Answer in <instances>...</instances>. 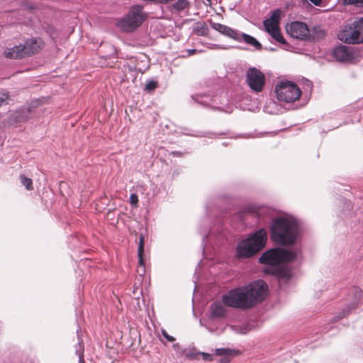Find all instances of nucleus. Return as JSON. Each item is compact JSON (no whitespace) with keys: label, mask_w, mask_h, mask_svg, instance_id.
Segmentation results:
<instances>
[{"label":"nucleus","mask_w":363,"mask_h":363,"mask_svg":"<svg viewBox=\"0 0 363 363\" xmlns=\"http://www.w3.org/2000/svg\"><path fill=\"white\" fill-rule=\"evenodd\" d=\"M362 290L358 287L352 289L349 298L351 300V308H354L362 299Z\"/></svg>","instance_id":"16"},{"label":"nucleus","mask_w":363,"mask_h":363,"mask_svg":"<svg viewBox=\"0 0 363 363\" xmlns=\"http://www.w3.org/2000/svg\"><path fill=\"white\" fill-rule=\"evenodd\" d=\"M190 3L188 0H177L172 6V9L176 12H182L189 10Z\"/></svg>","instance_id":"17"},{"label":"nucleus","mask_w":363,"mask_h":363,"mask_svg":"<svg viewBox=\"0 0 363 363\" xmlns=\"http://www.w3.org/2000/svg\"><path fill=\"white\" fill-rule=\"evenodd\" d=\"M233 353V350L228 348H218L215 350V354L216 355L223 357L220 359V363H226L229 362L228 357H230Z\"/></svg>","instance_id":"18"},{"label":"nucleus","mask_w":363,"mask_h":363,"mask_svg":"<svg viewBox=\"0 0 363 363\" xmlns=\"http://www.w3.org/2000/svg\"><path fill=\"white\" fill-rule=\"evenodd\" d=\"M9 99V94L6 91L0 92V106H3L6 103Z\"/></svg>","instance_id":"24"},{"label":"nucleus","mask_w":363,"mask_h":363,"mask_svg":"<svg viewBox=\"0 0 363 363\" xmlns=\"http://www.w3.org/2000/svg\"><path fill=\"white\" fill-rule=\"evenodd\" d=\"M23 48H22V45H15L12 48H6L4 51V55L7 58L10 59H20L23 58Z\"/></svg>","instance_id":"13"},{"label":"nucleus","mask_w":363,"mask_h":363,"mask_svg":"<svg viewBox=\"0 0 363 363\" xmlns=\"http://www.w3.org/2000/svg\"><path fill=\"white\" fill-rule=\"evenodd\" d=\"M246 82L252 91L258 93L263 89L265 77L259 69L250 67L246 72Z\"/></svg>","instance_id":"10"},{"label":"nucleus","mask_w":363,"mask_h":363,"mask_svg":"<svg viewBox=\"0 0 363 363\" xmlns=\"http://www.w3.org/2000/svg\"><path fill=\"white\" fill-rule=\"evenodd\" d=\"M199 354H201L203 357V359L206 361H212L213 360V354L206 352H199Z\"/></svg>","instance_id":"27"},{"label":"nucleus","mask_w":363,"mask_h":363,"mask_svg":"<svg viewBox=\"0 0 363 363\" xmlns=\"http://www.w3.org/2000/svg\"><path fill=\"white\" fill-rule=\"evenodd\" d=\"M272 239L280 245H293L300 238L297 220L289 215L275 218L270 226Z\"/></svg>","instance_id":"3"},{"label":"nucleus","mask_w":363,"mask_h":363,"mask_svg":"<svg viewBox=\"0 0 363 363\" xmlns=\"http://www.w3.org/2000/svg\"><path fill=\"white\" fill-rule=\"evenodd\" d=\"M138 201V196L135 194H131L130 196V203L133 206H137Z\"/></svg>","instance_id":"25"},{"label":"nucleus","mask_w":363,"mask_h":363,"mask_svg":"<svg viewBox=\"0 0 363 363\" xmlns=\"http://www.w3.org/2000/svg\"><path fill=\"white\" fill-rule=\"evenodd\" d=\"M334 57L341 62L347 61L349 60L350 54L345 46H338L333 50Z\"/></svg>","instance_id":"15"},{"label":"nucleus","mask_w":363,"mask_h":363,"mask_svg":"<svg viewBox=\"0 0 363 363\" xmlns=\"http://www.w3.org/2000/svg\"><path fill=\"white\" fill-rule=\"evenodd\" d=\"M356 21L360 43H363V18Z\"/></svg>","instance_id":"22"},{"label":"nucleus","mask_w":363,"mask_h":363,"mask_svg":"<svg viewBox=\"0 0 363 363\" xmlns=\"http://www.w3.org/2000/svg\"><path fill=\"white\" fill-rule=\"evenodd\" d=\"M157 87V82L153 80L148 81L145 85V89L147 91H152Z\"/></svg>","instance_id":"23"},{"label":"nucleus","mask_w":363,"mask_h":363,"mask_svg":"<svg viewBox=\"0 0 363 363\" xmlns=\"http://www.w3.org/2000/svg\"><path fill=\"white\" fill-rule=\"evenodd\" d=\"M210 26L213 29L220 34L238 42L243 41L257 50L260 49L262 47L261 44L254 37L233 29L225 25L210 21Z\"/></svg>","instance_id":"5"},{"label":"nucleus","mask_w":363,"mask_h":363,"mask_svg":"<svg viewBox=\"0 0 363 363\" xmlns=\"http://www.w3.org/2000/svg\"><path fill=\"white\" fill-rule=\"evenodd\" d=\"M267 239L266 230L264 228L259 229L238 243L236 250L237 255L245 258L255 255L265 246Z\"/></svg>","instance_id":"4"},{"label":"nucleus","mask_w":363,"mask_h":363,"mask_svg":"<svg viewBox=\"0 0 363 363\" xmlns=\"http://www.w3.org/2000/svg\"><path fill=\"white\" fill-rule=\"evenodd\" d=\"M20 180L22 185H23L27 190L33 189V182L30 178H28L24 175H21Z\"/></svg>","instance_id":"21"},{"label":"nucleus","mask_w":363,"mask_h":363,"mask_svg":"<svg viewBox=\"0 0 363 363\" xmlns=\"http://www.w3.org/2000/svg\"><path fill=\"white\" fill-rule=\"evenodd\" d=\"M281 11L277 9L272 13L270 17L263 21L265 30L272 36V38L281 43H285V40L282 36L279 28V19Z\"/></svg>","instance_id":"9"},{"label":"nucleus","mask_w":363,"mask_h":363,"mask_svg":"<svg viewBox=\"0 0 363 363\" xmlns=\"http://www.w3.org/2000/svg\"><path fill=\"white\" fill-rule=\"evenodd\" d=\"M267 294V284L257 280L246 286L230 290L223 296V302L230 307L249 308L262 301Z\"/></svg>","instance_id":"1"},{"label":"nucleus","mask_w":363,"mask_h":363,"mask_svg":"<svg viewBox=\"0 0 363 363\" xmlns=\"http://www.w3.org/2000/svg\"><path fill=\"white\" fill-rule=\"evenodd\" d=\"M194 31L199 35H206L208 33V26L205 22H197L194 25Z\"/></svg>","instance_id":"19"},{"label":"nucleus","mask_w":363,"mask_h":363,"mask_svg":"<svg viewBox=\"0 0 363 363\" xmlns=\"http://www.w3.org/2000/svg\"><path fill=\"white\" fill-rule=\"evenodd\" d=\"M287 33L292 37L300 40H307L310 38H322L325 35V32L320 28H315L312 34L308 29L307 25L303 22L294 21L287 25L286 27Z\"/></svg>","instance_id":"8"},{"label":"nucleus","mask_w":363,"mask_h":363,"mask_svg":"<svg viewBox=\"0 0 363 363\" xmlns=\"http://www.w3.org/2000/svg\"><path fill=\"white\" fill-rule=\"evenodd\" d=\"M162 334L163 337L169 342H174L175 340L174 337L168 335L165 330H162Z\"/></svg>","instance_id":"26"},{"label":"nucleus","mask_w":363,"mask_h":363,"mask_svg":"<svg viewBox=\"0 0 363 363\" xmlns=\"http://www.w3.org/2000/svg\"><path fill=\"white\" fill-rule=\"evenodd\" d=\"M143 254H144V237L143 235L140 237V242L138 249V256L139 259V265L140 267H144V260H143Z\"/></svg>","instance_id":"20"},{"label":"nucleus","mask_w":363,"mask_h":363,"mask_svg":"<svg viewBox=\"0 0 363 363\" xmlns=\"http://www.w3.org/2000/svg\"><path fill=\"white\" fill-rule=\"evenodd\" d=\"M247 330L241 331L240 333H246Z\"/></svg>","instance_id":"34"},{"label":"nucleus","mask_w":363,"mask_h":363,"mask_svg":"<svg viewBox=\"0 0 363 363\" xmlns=\"http://www.w3.org/2000/svg\"><path fill=\"white\" fill-rule=\"evenodd\" d=\"M345 1L350 4L363 3V0H345Z\"/></svg>","instance_id":"29"},{"label":"nucleus","mask_w":363,"mask_h":363,"mask_svg":"<svg viewBox=\"0 0 363 363\" xmlns=\"http://www.w3.org/2000/svg\"><path fill=\"white\" fill-rule=\"evenodd\" d=\"M277 98L279 101L293 103L299 99L301 91L297 84L291 81H281L275 86Z\"/></svg>","instance_id":"7"},{"label":"nucleus","mask_w":363,"mask_h":363,"mask_svg":"<svg viewBox=\"0 0 363 363\" xmlns=\"http://www.w3.org/2000/svg\"><path fill=\"white\" fill-rule=\"evenodd\" d=\"M211 315L213 318H219L225 315V308L221 302H214L210 307Z\"/></svg>","instance_id":"14"},{"label":"nucleus","mask_w":363,"mask_h":363,"mask_svg":"<svg viewBox=\"0 0 363 363\" xmlns=\"http://www.w3.org/2000/svg\"><path fill=\"white\" fill-rule=\"evenodd\" d=\"M77 353L78 354L79 359V363H84V358H83V352H82L77 351Z\"/></svg>","instance_id":"30"},{"label":"nucleus","mask_w":363,"mask_h":363,"mask_svg":"<svg viewBox=\"0 0 363 363\" xmlns=\"http://www.w3.org/2000/svg\"><path fill=\"white\" fill-rule=\"evenodd\" d=\"M15 118H16V121H18V122L23 121H25L27 119V117H20L18 116H15Z\"/></svg>","instance_id":"32"},{"label":"nucleus","mask_w":363,"mask_h":363,"mask_svg":"<svg viewBox=\"0 0 363 363\" xmlns=\"http://www.w3.org/2000/svg\"><path fill=\"white\" fill-rule=\"evenodd\" d=\"M189 52L194 53L195 52V50H190Z\"/></svg>","instance_id":"35"},{"label":"nucleus","mask_w":363,"mask_h":363,"mask_svg":"<svg viewBox=\"0 0 363 363\" xmlns=\"http://www.w3.org/2000/svg\"><path fill=\"white\" fill-rule=\"evenodd\" d=\"M173 347L174 348V350L176 351H177L179 349L180 346L178 343H176V344H174Z\"/></svg>","instance_id":"33"},{"label":"nucleus","mask_w":363,"mask_h":363,"mask_svg":"<svg viewBox=\"0 0 363 363\" xmlns=\"http://www.w3.org/2000/svg\"><path fill=\"white\" fill-rule=\"evenodd\" d=\"M357 28L355 21L352 24L345 26L338 34V38L349 44L361 43Z\"/></svg>","instance_id":"11"},{"label":"nucleus","mask_w":363,"mask_h":363,"mask_svg":"<svg viewBox=\"0 0 363 363\" xmlns=\"http://www.w3.org/2000/svg\"><path fill=\"white\" fill-rule=\"evenodd\" d=\"M312 4L315 6H320L321 4V0H309Z\"/></svg>","instance_id":"31"},{"label":"nucleus","mask_w":363,"mask_h":363,"mask_svg":"<svg viewBox=\"0 0 363 363\" xmlns=\"http://www.w3.org/2000/svg\"><path fill=\"white\" fill-rule=\"evenodd\" d=\"M43 42L40 38H30L22 45L24 57H29L37 53L42 48Z\"/></svg>","instance_id":"12"},{"label":"nucleus","mask_w":363,"mask_h":363,"mask_svg":"<svg viewBox=\"0 0 363 363\" xmlns=\"http://www.w3.org/2000/svg\"><path fill=\"white\" fill-rule=\"evenodd\" d=\"M147 15L141 6H133L128 14L117 23L119 28L125 32H131L140 26L145 20Z\"/></svg>","instance_id":"6"},{"label":"nucleus","mask_w":363,"mask_h":363,"mask_svg":"<svg viewBox=\"0 0 363 363\" xmlns=\"http://www.w3.org/2000/svg\"><path fill=\"white\" fill-rule=\"evenodd\" d=\"M301 254L299 247L291 249L276 247L264 252L259 257L260 263L267 264L264 272L277 277L289 278L291 277V270L284 266V263L291 262L297 259Z\"/></svg>","instance_id":"2"},{"label":"nucleus","mask_w":363,"mask_h":363,"mask_svg":"<svg viewBox=\"0 0 363 363\" xmlns=\"http://www.w3.org/2000/svg\"><path fill=\"white\" fill-rule=\"evenodd\" d=\"M202 98L201 96H196V99H195V101L199 103V104H203V105H206L208 104L207 101H202L201 100V99Z\"/></svg>","instance_id":"28"}]
</instances>
